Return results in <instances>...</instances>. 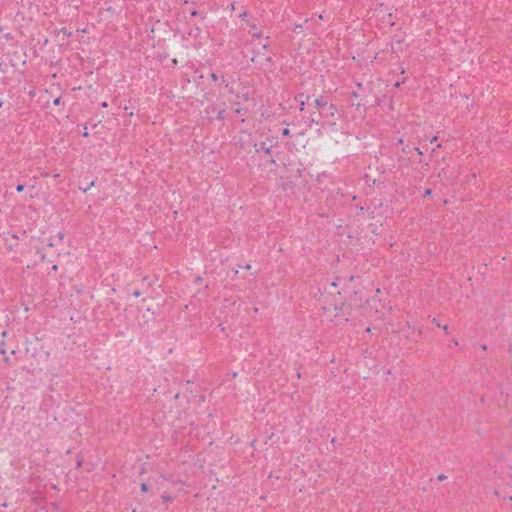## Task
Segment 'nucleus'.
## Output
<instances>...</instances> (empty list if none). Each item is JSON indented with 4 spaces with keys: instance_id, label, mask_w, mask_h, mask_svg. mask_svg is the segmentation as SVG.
I'll return each instance as SVG.
<instances>
[{
    "instance_id": "1",
    "label": "nucleus",
    "mask_w": 512,
    "mask_h": 512,
    "mask_svg": "<svg viewBox=\"0 0 512 512\" xmlns=\"http://www.w3.org/2000/svg\"><path fill=\"white\" fill-rule=\"evenodd\" d=\"M380 294V289L374 288L373 285L370 288L354 291L351 303L352 308H360L366 304L371 310L382 313L388 309V306L385 300L380 297Z\"/></svg>"
},
{
    "instance_id": "2",
    "label": "nucleus",
    "mask_w": 512,
    "mask_h": 512,
    "mask_svg": "<svg viewBox=\"0 0 512 512\" xmlns=\"http://www.w3.org/2000/svg\"><path fill=\"white\" fill-rule=\"evenodd\" d=\"M340 283L337 281H332L325 287V292L322 294L324 302H329L331 298V305L335 310L339 309L342 305L341 292L337 290Z\"/></svg>"
},
{
    "instance_id": "3",
    "label": "nucleus",
    "mask_w": 512,
    "mask_h": 512,
    "mask_svg": "<svg viewBox=\"0 0 512 512\" xmlns=\"http://www.w3.org/2000/svg\"><path fill=\"white\" fill-rule=\"evenodd\" d=\"M144 304L142 305V307H140V316L142 318H149L150 315V310H151V304H146V300H143Z\"/></svg>"
},
{
    "instance_id": "4",
    "label": "nucleus",
    "mask_w": 512,
    "mask_h": 512,
    "mask_svg": "<svg viewBox=\"0 0 512 512\" xmlns=\"http://www.w3.org/2000/svg\"><path fill=\"white\" fill-rule=\"evenodd\" d=\"M505 480H506V485L509 487H512V467L509 468ZM510 499L512 500V496L510 497Z\"/></svg>"
},
{
    "instance_id": "5",
    "label": "nucleus",
    "mask_w": 512,
    "mask_h": 512,
    "mask_svg": "<svg viewBox=\"0 0 512 512\" xmlns=\"http://www.w3.org/2000/svg\"><path fill=\"white\" fill-rule=\"evenodd\" d=\"M140 295H141V292H140V291H138V290H135V291H133V292L131 293V296H133V297H135V298L139 297Z\"/></svg>"
},
{
    "instance_id": "6",
    "label": "nucleus",
    "mask_w": 512,
    "mask_h": 512,
    "mask_svg": "<svg viewBox=\"0 0 512 512\" xmlns=\"http://www.w3.org/2000/svg\"><path fill=\"white\" fill-rule=\"evenodd\" d=\"M162 500H163V501H166V502H170V501H172V500H173V498H172V497H170V496H162Z\"/></svg>"
},
{
    "instance_id": "7",
    "label": "nucleus",
    "mask_w": 512,
    "mask_h": 512,
    "mask_svg": "<svg viewBox=\"0 0 512 512\" xmlns=\"http://www.w3.org/2000/svg\"><path fill=\"white\" fill-rule=\"evenodd\" d=\"M16 190H17L18 192H22V191L24 190V185L19 184V185L16 187Z\"/></svg>"
},
{
    "instance_id": "8",
    "label": "nucleus",
    "mask_w": 512,
    "mask_h": 512,
    "mask_svg": "<svg viewBox=\"0 0 512 512\" xmlns=\"http://www.w3.org/2000/svg\"><path fill=\"white\" fill-rule=\"evenodd\" d=\"M141 490L146 492L148 490V486L145 483L141 484Z\"/></svg>"
},
{
    "instance_id": "9",
    "label": "nucleus",
    "mask_w": 512,
    "mask_h": 512,
    "mask_svg": "<svg viewBox=\"0 0 512 512\" xmlns=\"http://www.w3.org/2000/svg\"><path fill=\"white\" fill-rule=\"evenodd\" d=\"M439 327H441L445 333L448 332V326L446 324H444L443 326L439 325Z\"/></svg>"
},
{
    "instance_id": "10",
    "label": "nucleus",
    "mask_w": 512,
    "mask_h": 512,
    "mask_svg": "<svg viewBox=\"0 0 512 512\" xmlns=\"http://www.w3.org/2000/svg\"><path fill=\"white\" fill-rule=\"evenodd\" d=\"M60 101H61V100H60V98H56V99L53 101V103H54V105H59V104H60Z\"/></svg>"
},
{
    "instance_id": "11",
    "label": "nucleus",
    "mask_w": 512,
    "mask_h": 512,
    "mask_svg": "<svg viewBox=\"0 0 512 512\" xmlns=\"http://www.w3.org/2000/svg\"><path fill=\"white\" fill-rule=\"evenodd\" d=\"M283 135H284V136L289 135V129H288V128H285V129L283 130Z\"/></svg>"
},
{
    "instance_id": "12",
    "label": "nucleus",
    "mask_w": 512,
    "mask_h": 512,
    "mask_svg": "<svg viewBox=\"0 0 512 512\" xmlns=\"http://www.w3.org/2000/svg\"><path fill=\"white\" fill-rule=\"evenodd\" d=\"M425 195H426V196L431 195V190H430V189H426V190H425Z\"/></svg>"
},
{
    "instance_id": "13",
    "label": "nucleus",
    "mask_w": 512,
    "mask_h": 512,
    "mask_svg": "<svg viewBox=\"0 0 512 512\" xmlns=\"http://www.w3.org/2000/svg\"><path fill=\"white\" fill-rule=\"evenodd\" d=\"M101 107H103V108H106V107H108V104H107V102H103V103L101 104Z\"/></svg>"
},
{
    "instance_id": "14",
    "label": "nucleus",
    "mask_w": 512,
    "mask_h": 512,
    "mask_svg": "<svg viewBox=\"0 0 512 512\" xmlns=\"http://www.w3.org/2000/svg\"><path fill=\"white\" fill-rule=\"evenodd\" d=\"M416 152L419 154V155H422V151L417 147L415 148Z\"/></svg>"
},
{
    "instance_id": "15",
    "label": "nucleus",
    "mask_w": 512,
    "mask_h": 512,
    "mask_svg": "<svg viewBox=\"0 0 512 512\" xmlns=\"http://www.w3.org/2000/svg\"><path fill=\"white\" fill-rule=\"evenodd\" d=\"M437 140V136L432 137L431 142H435Z\"/></svg>"
},
{
    "instance_id": "16",
    "label": "nucleus",
    "mask_w": 512,
    "mask_h": 512,
    "mask_svg": "<svg viewBox=\"0 0 512 512\" xmlns=\"http://www.w3.org/2000/svg\"><path fill=\"white\" fill-rule=\"evenodd\" d=\"M213 80H217V76L215 74H212Z\"/></svg>"
},
{
    "instance_id": "17",
    "label": "nucleus",
    "mask_w": 512,
    "mask_h": 512,
    "mask_svg": "<svg viewBox=\"0 0 512 512\" xmlns=\"http://www.w3.org/2000/svg\"><path fill=\"white\" fill-rule=\"evenodd\" d=\"M88 189H89V186H86V188H85V189H83V191H84V192H87V191H88Z\"/></svg>"
},
{
    "instance_id": "18",
    "label": "nucleus",
    "mask_w": 512,
    "mask_h": 512,
    "mask_svg": "<svg viewBox=\"0 0 512 512\" xmlns=\"http://www.w3.org/2000/svg\"><path fill=\"white\" fill-rule=\"evenodd\" d=\"M88 189H89V186H86V188H85V189H83V191H84V192H87V191H88Z\"/></svg>"
}]
</instances>
